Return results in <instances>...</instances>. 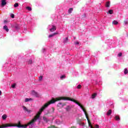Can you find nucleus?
Here are the masks:
<instances>
[{
  "mask_svg": "<svg viewBox=\"0 0 128 128\" xmlns=\"http://www.w3.org/2000/svg\"><path fill=\"white\" fill-rule=\"evenodd\" d=\"M31 94L32 96H36V98H40V94L34 90L31 91Z\"/></svg>",
  "mask_w": 128,
  "mask_h": 128,
  "instance_id": "f257e3e1",
  "label": "nucleus"
},
{
  "mask_svg": "<svg viewBox=\"0 0 128 128\" xmlns=\"http://www.w3.org/2000/svg\"><path fill=\"white\" fill-rule=\"evenodd\" d=\"M22 108L24 112H26L28 114H30V112H32V110H28V109L24 106H22Z\"/></svg>",
  "mask_w": 128,
  "mask_h": 128,
  "instance_id": "f03ea898",
  "label": "nucleus"
},
{
  "mask_svg": "<svg viewBox=\"0 0 128 128\" xmlns=\"http://www.w3.org/2000/svg\"><path fill=\"white\" fill-rule=\"evenodd\" d=\"M66 106V104H62V102H60L58 104V107L59 108H64Z\"/></svg>",
  "mask_w": 128,
  "mask_h": 128,
  "instance_id": "7ed1b4c3",
  "label": "nucleus"
},
{
  "mask_svg": "<svg viewBox=\"0 0 128 128\" xmlns=\"http://www.w3.org/2000/svg\"><path fill=\"white\" fill-rule=\"evenodd\" d=\"M56 30V27L54 26H52V28L50 29V32H54Z\"/></svg>",
  "mask_w": 128,
  "mask_h": 128,
  "instance_id": "20e7f679",
  "label": "nucleus"
},
{
  "mask_svg": "<svg viewBox=\"0 0 128 128\" xmlns=\"http://www.w3.org/2000/svg\"><path fill=\"white\" fill-rule=\"evenodd\" d=\"M1 4L2 6H4L6 4V0H2Z\"/></svg>",
  "mask_w": 128,
  "mask_h": 128,
  "instance_id": "39448f33",
  "label": "nucleus"
},
{
  "mask_svg": "<svg viewBox=\"0 0 128 128\" xmlns=\"http://www.w3.org/2000/svg\"><path fill=\"white\" fill-rule=\"evenodd\" d=\"M96 96H98V94L96 93H94L92 94L91 98L94 100V98H96Z\"/></svg>",
  "mask_w": 128,
  "mask_h": 128,
  "instance_id": "423d86ee",
  "label": "nucleus"
},
{
  "mask_svg": "<svg viewBox=\"0 0 128 128\" xmlns=\"http://www.w3.org/2000/svg\"><path fill=\"white\" fill-rule=\"evenodd\" d=\"M4 30H6L7 32H8V26H4Z\"/></svg>",
  "mask_w": 128,
  "mask_h": 128,
  "instance_id": "0eeeda50",
  "label": "nucleus"
},
{
  "mask_svg": "<svg viewBox=\"0 0 128 128\" xmlns=\"http://www.w3.org/2000/svg\"><path fill=\"white\" fill-rule=\"evenodd\" d=\"M72 108V107L70 106H67L66 108V110L67 112H70V109Z\"/></svg>",
  "mask_w": 128,
  "mask_h": 128,
  "instance_id": "6e6552de",
  "label": "nucleus"
},
{
  "mask_svg": "<svg viewBox=\"0 0 128 128\" xmlns=\"http://www.w3.org/2000/svg\"><path fill=\"white\" fill-rule=\"evenodd\" d=\"M68 38L67 37L64 40V41H63L64 44H66V42H68Z\"/></svg>",
  "mask_w": 128,
  "mask_h": 128,
  "instance_id": "1a4fd4ad",
  "label": "nucleus"
},
{
  "mask_svg": "<svg viewBox=\"0 0 128 128\" xmlns=\"http://www.w3.org/2000/svg\"><path fill=\"white\" fill-rule=\"evenodd\" d=\"M107 116H110L112 114V110H108L106 114Z\"/></svg>",
  "mask_w": 128,
  "mask_h": 128,
  "instance_id": "9d476101",
  "label": "nucleus"
},
{
  "mask_svg": "<svg viewBox=\"0 0 128 128\" xmlns=\"http://www.w3.org/2000/svg\"><path fill=\"white\" fill-rule=\"evenodd\" d=\"M108 14H114V10H110L108 11Z\"/></svg>",
  "mask_w": 128,
  "mask_h": 128,
  "instance_id": "9b49d317",
  "label": "nucleus"
},
{
  "mask_svg": "<svg viewBox=\"0 0 128 128\" xmlns=\"http://www.w3.org/2000/svg\"><path fill=\"white\" fill-rule=\"evenodd\" d=\"M27 62L28 64H32V60L30 59Z\"/></svg>",
  "mask_w": 128,
  "mask_h": 128,
  "instance_id": "f8f14e48",
  "label": "nucleus"
},
{
  "mask_svg": "<svg viewBox=\"0 0 128 128\" xmlns=\"http://www.w3.org/2000/svg\"><path fill=\"white\" fill-rule=\"evenodd\" d=\"M30 100H32V98H26L24 102H30Z\"/></svg>",
  "mask_w": 128,
  "mask_h": 128,
  "instance_id": "ddd939ff",
  "label": "nucleus"
},
{
  "mask_svg": "<svg viewBox=\"0 0 128 128\" xmlns=\"http://www.w3.org/2000/svg\"><path fill=\"white\" fill-rule=\"evenodd\" d=\"M72 10H74V8H69V10H68V13H69V14H72Z\"/></svg>",
  "mask_w": 128,
  "mask_h": 128,
  "instance_id": "4468645a",
  "label": "nucleus"
},
{
  "mask_svg": "<svg viewBox=\"0 0 128 128\" xmlns=\"http://www.w3.org/2000/svg\"><path fill=\"white\" fill-rule=\"evenodd\" d=\"M115 120H120V116H115Z\"/></svg>",
  "mask_w": 128,
  "mask_h": 128,
  "instance_id": "2eb2a0df",
  "label": "nucleus"
},
{
  "mask_svg": "<svg viewBox=\"0 0 128 128\" xmlns=\"http://www.w3.org/2000/svg\"><path fill=\"white\" fill-rule=\"evenodd\" d=\"M6 118H8V116H6V114H4L2 116V120H6Z\"/></svg>",
  "mask_w": 128,
  "mask_h": 128,
  "instance_id": "dca6fc26",
  "label": "nucleus"
},
{
  "mask_svg": "<svg viewBox=\"0 0 128 128\" xmlns=\"http://www.w3.org/2000/svg\"><path fill=\"white\" fill-rule=\"evenodd\" d=\"M42 78H44V76H39L38 81L42 82Z\"/></svg>",
  "mask_w": 128,
  "mask_h": 128,
  "instance_id": "f3484780",
  "label": "nucleus"
},
{
  "mask_svg": "<svg viewBox=\"0 0 128 128\" xmlns=\"http://www.w3.org/2000/svg\"><path fill=\"white\" fill-rule=\"evenodd\" d=\"M26 10H28L30 12V10H32V8H30V6H27L26 7Z\"/></svg>",
  "mask_w": 128,
  "mask_h": 128,
  "instance_id": "a211bd4d",
  "label": "nucleus"
},
{
  "mask_svg": "<svg viewBox=\"0 0 128 128\" xmlns=\"http://www.w3.org/2000/svg\"><path fill=\"white\" fill-rule=\"evenodd\" d=\"M118 24V21H116V20H114L112 22L113 24L116 25V24Z\"/></svg>",
  "mask_w": 128,
  "mask_h": 128,
  "instance_id": "6ab92c4d",
  "label": "nucleus"
},
{
  "mask_svg": "<svg viewBox=\"0 0 128 128\" xmlns=\"http://www.w3.org/2000/svg\"><path fill=\"white\" fill-rule=\"evenodd\" d=\"M60 80H64V78H66V76L62 75L60 77Z\"/></svg>",
  "mask_w": 128,
  "mask_h": 128,
  "instance_id": "aec40b11",
  "label": "nucleus"
},
{
  "mask_svg": "<svg viewBox=\"0 0 128 128\" xmlns=\"http://www.w3.org/2000/svg\"><path fill=\"white\" fill-rule=\"evenodd\" d=\"M106 8H110V2H107L106 3Z\"/></svg>",
  "mask_w": 128,
  "mask_h": 128,
  "instance_id": "412c9836",
  "label": "nucleus"
},
{
  "mask_svg": "<svg viewBox=\"0 0 128 128\" xmlns=\"http://www.w3.org/2000/svg\"><path fill=\"white\" fill-rule=\"evenodd\" d=\"M128 69L125 68V69H124V74H128Z\"/></svg>",
  "mask_w": 128,
  "mask_h": 128,
  "instance_id": "4be33fe9",
  "label": "nucleus"
},
{
  "mask_svg": "<svg viewBox=\"0 0 128 128\" xmlns=\"http://www.w3.org/2000/svg\"><path fill=\"white\" fill-rule=\"evenodd\" d=\"M43 120H44V122H48V118H46L44 116Z\"/></svg>",
  "mask_w": 128,
  "mask_h": 128,
  "instance_id": "5701e85b",
  "label": "nucleus"
},
{
  "mask_svg": "<svg viewBox=\"0 0 128 128\" xmlns=\"http://www.w3.org/2000/svg\"><path fill=\"white\" fill-rule=\"evenodd\" d=\"M16 83H14L12 85V88H16Z\"/></svg>",
  "mask_w": 128,
  "mask_h": 128,
  "instance_id": "b1692460",
  "label": "nucleus"
},
{
  "mask_svg": "<svg viewBox=\"0 0 128 128\" xmlns=\"http://www.w3.org/2000/svg\"><path fill=\"white\" fill-rule=\"evenodd\" d=\"M18 3H16V4H14V8H18Z\"/></svg>",
  "mask_w": 128,
  "mask_h": 128,
  "instance_id": "393cba45",
  "label": "nucleus"
},
{
  "mask_svg": "<svg viewBox=\"0 0 128 128\" xmlns=\"http://www.w3.org/2000/svg\"><path fill=\"white\" fill-rule=\"evenodd\" d=\"M10 16L12 18H14V14H12Z\"/></svg>",
  "mask_w": 128,
  "mask_h": 128,
  "instance_id": "a878e982",
  "label": "nucleus"
},
{
  "mask_svg": "<svg viewBox=\"0 0 128 128\" xmlns=\"http://www.w3.org/2000/svg\"><path fill=\"white\" fill-rule=\"evenodd\" d=\"M52 36H54V34H52L48 36V38H52Z\"/></svg>",
  "mask_w": 128,
  "mask_h": 128,
  "instance_id": "bb28decb",
  "label": "nucleus"
},
{
  "mask_svg": "<svg viewBox=\"0 0 128 128\" xmlns=\"http://www.w3.org/2000/svg\"><path fill=\"white\" fill-rule=\"evenodd\" d=\"M81 88H82V85L80 84H79L77 86V88L78 89Z\"/></svg>",
  "mask_w": 128,
  "mask_h": 128,
  "instance_id": "cd10ccee",
  "label": "nucleus"
},
{
  "mask_svg": "<svg viewBox=\"0 0 128 128\" xmlns=\"http://www.w3.org/2000/svg\"><path fill=\"white\" fill-rule=\"evenodd\" d=\"M122 56V52H120L118 54V56Z\"/></svg>",
  "mask_w": 128,
  "mask_h": 128,
  "instance_id": "c85d7f7f",
  "label": "nucleus"
},
{
  "mask_svg": "<svg viewBox=\"0 0 128 128\" xmlns=\"http://www.w3.org/2000/svg\"><path fill=\"white\" fill-rule=\"evenodd\" d=\"M54 36H56V34H58V32H54L53 34Z\"/></svg>",
  "mask_w": 128,
  "mask_h": 128,
  "instance_id": "c756f323",
  "label": "nucleus"
},
{
  "mask_svg": "<svg viewBox=\"0 0 128 128\" xmlns=\"http://www.w3.org/2000/svg\"><path fill=\"white\" fill-rule=\"evenodd\" d=\"M75 44H80V42H75Z\"/></svg>",
  "mask_w": 128,
  "mask_h": 128,
  "instance_id": "7c9ffc66",
  "label": "nucleus"
},
{
  "mask_svg": "<svg viewBox=\"0 0 128 128\" xmlns=\"http://www.w3.org/2000/svg\"><path fill=\"white\" fill-rule=\"evenodd\" d=\"M124 24H128V21H124Z\"/></svg>",
  "mask_w": 128,
  "mask_h": 128,
  "instance_id": "2f4dec72",
  "label": "nucleus"
},
{
  "mask_svg": "<svg viewBox=\"0 0 128 128\" xmlns=\"http://www.w3.org/2000/svg\"><path fill=\"white\" fill-rule=\"evenodd\" d=\"M95 128H99L100 126H98V125H96V126H95Z\"/></svg>",
  "mask_w": 128,
  "mask_h": 128,
  "instance_id": "473e14b6",
  "label": "nucleus"
},
{
  "mask_svg": "<svg viewBox=\"0 0 128 128\" xmlns=\"http://www.w3.org/2000/svg\"><path fill=\"white\" fill-rule=\"evenodd\" d=\"M0 94H2V91L1 90H0Z\"/></svg>",
  "mask_w": 128,
  "mask_h": 128,
  "instance_id": "72a5a7b5",
  "label": "nucleus"
},
{
  "mask_svg": "<svg viewBox=\"0 0 128 128\" xmlns=\"http://www.w3.org/2000/svg\"><path fill=\"white\" fill-rule=\"evenodd\" d=\"M44 52V49H43V52Z\"/></svg>",
  "mask_w": 128,
  "mask_h": 128,
  "instance_id": "f704fd0d",
  "label": "nucleus"
},
{
  "mask_svg": "<svg viewBox=\"0 0 128 128\" xmlns=\"http://www.w3.org/2000/svg\"><path fill=\"white\" fill-rule=\"evenodd\" d=\"M51 128H54V126H52Z\"/></svg>",
  "mask_w": 128,
  "mask_h": 128,
  "instance_id": "c9c22d12",
  "label": "nucleus"
},
{
  "mask_svg": "<svg viewBox=\"0 0 128 128\" xmlns=\"http://www.w3.org/2000/svg\"><path fill=\"white\" fill-rule=\"evenodd\" d=\"M19 124H20V122H19Z\"/></svg>",
  "mask_w": 128,
  "mask_h": 128,
  "instance_id": "e433bc0d",
  "label": "nucleus"
}]
</instances>
